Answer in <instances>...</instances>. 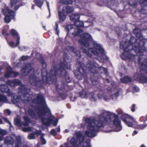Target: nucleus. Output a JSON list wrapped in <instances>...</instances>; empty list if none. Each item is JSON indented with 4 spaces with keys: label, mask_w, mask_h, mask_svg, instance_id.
<instances>
[{
    "label": "nucleus",
    "mask_w": 147,
    "mask_h": 147,
    "mask_svg": "<svg viewBox=\"0 0 147 147\" xmlns=\"http://www.w3.org/2000/svg\"><path fill=\"white\" fill-rule=\"evenodd\" d=\"M87 93L85 90L83 89L81 92L79 93V96L82 98H85L87 96Z\"/></svg>",
    "instance_id": "obj_35"
},
{
    "label": "nucleus",
    "mask_w": 147,
    "mask_h": 147,
    "mask_svg": "<svg viewBox=\"0 0 147 147\" xmlns=\"http://www.w3.org/2000/svg\"><path fill=\"white\" fill-rule=\"evenodd\" d=\"M13 71L11 70L7 71L5 74V76L6 77H9L12 76Z\"/></svg>",
    "instance_id": "obj_38"
},
{
    "label": "nucleus",
    "mask_w": 147,
    "mask_h": 147,
    "mask_svg": "<svg viewBox=\"0 0 147 147\" xmlns=\"http://www.w3.org/2000/svg\"><path fill=\"white\" fill-rule=\"evenodd\" d=\"M136 80L139 83H147V76H145L144 75L140 74H138L137 76Z\"/></svg>",
    "instance_id": "obj_18"
},
{
    "label": "nucleus",
    "mask_w": 147,
    "mask_h": 147,
    "mask_svg": "<svg viewBox=\"0 0 147 147\" xmlns=\"http://www.w3.org/2000/svg\"><path fill=\"white\" fill-rule=\"evenodd\" d=\"M137 40L134 37H131L128 42L127 41L122 42L120 44V48L123 51L120 55L121 58L123 60L130 59L132 57H137L138 64L140 65V69L142 70H147V59L141 58L140 56L143 55L144 52H147L145 47V42L140 40L137 42Z\"/></svg>",
    "instance_id": "obj_1"
},
{
    "label": "nucleus",
    "mask_w": 147,
    "mask_h": 147,
    "mask_svg": "<svg viewBox=\"0 0 147 147\" xmlns=\"http://www.w3.org/2000/svg\"><path fill=\"white\" fill-rule=\"evenodd\" d=\"M42 66L43 69L41 71L42 76L45 78H54L53 82L57 80L56 76H58L60 77H64L67 82L68 83L71 82V79L69 77L68 73L65 69H69L70 66L67 63V62L64 58L63 61L60 62L59 69L55 66H53L50 71L48 73L46 69L47 65L44 60L41 61Z\"/></svg>",
    "instance_id": "obj_3"
},
{
    "label": "nucleus",
    "mask_w": 147,
    "mask_h": 147,
    "mask_svg": "<svg viewBox=\"0 0 147 147\" xmlns=\"http://www.w3.org/2000/svg\"><path fill=\"white\" fill-rule=\"evenodd\" d=\"M19 2V0H10L9 6L11 8L14 6L13 10L15 12L19 8L21 5H16Z\"/></svg>",
    "instance_id": "obj_19"
},
{
    "label": "nucleus",
    "mask_w": 147,
    "mask_h": 147,
    "mask_svg": "<svg viewBox=\"0 0 147 147\" xmlns=\"http://www.w3.org/2000/svg\"><path fill=\"white\" fill-rule=\"evenodd\" d=\"M29 129H30V128L29 127H28V128L25 127V128H23V130L24 131L26 132V131H29Z\"/></svg>",
    "instance_id": "obj_56"
},
{
    "label": "nucleus",
    "mask_w": 147,
    "mask_h": 147,
    "mask_svg": "<svg viewBox=\"0 0 147 147\" xmlns=\"http://www.w3.org/2000/svg\"><path fill=\"white\" fill-rule=\"evenodd\" d=\"M58 25L57 22L55 23V28L54 29L55 31L56 32V34L59 35V30L58 29Z\"/></svg>",
    "instance_id": "obj_41"
},
{
    "label": "nucleus",
    "mask_w": 147,
    "mask_h": 147,
    "mask_svg": "<svg viewBox=\"0 0 147 147\" xmlns=\"http://www.w3.org/2000/svg\"><path fill=\"white\" fill-rule=\"evenodd\" d=\"M138 0H128V4L131 6L134 7L136 5Z\"/></svg>",
    "instance_id": "obj_33"
},
{
    "label": "nucleus",
    "mask_w": 147,
    "mask_h": 147,
    "mask_svg": "<svg viewBox=\"0 0 147 147\" xmlns=\"http://www.w3.org/2000/svg\"><path fill=\"white\" fill-rule=\"evenodd\" d=\"M71 49L73 51L77 57L79 58L81 57L82 55H81L79 51L77 50V49L73 47H71Z\"/></svg>",
    "instance_id": "obj_30"
},
{
    "label": "nucleus",
    "mask_w": 147,
    "mask_h": 147,
    "mask_svg": "<svg viewBox=\"0 0 147 147\" xmlns=\"http://www.w3.org/2000/svg\"><path fill=\"white\" fill-rule=\"evenodd\" d=\"M77 138H78L81 143H82L84 140V137L83 136L81 133L78 132L76 134Z\"/></svg>",
    "instance_id": "obj_32"
},
{
    "label": "nucleus",
    "mask_w": 147,
    "mask_h": 147,
    "mask_svg": "<svg viewBox=\"0 0 147 147\" xmlns=\"http://www.w3.org/2000/svg\"><path fill=\"white\" fill-rule=\"evenodd\" d=\"M74 24L77 28H74L71 25H68L65 27V29L67 32V36H68L69 33L71 32V35L73 37L79 36L80 34L83 32V30L80 29L81 27H88L90 26L89 25L87 26H84V22L78 20L74 22Z\"/></svg>",
    "instance_id": "obj_9"
},
{
    "label": "nucleus",
    "mask_w": 147,
    "mask_h": 147,
    "mask_svg": "<svg viewBox=\"0 0 147 147\" xmlns=\"http://www.w3.org/2000/svg\"><path fill=\"white\" fill-rule=\"evenodd\" d=\"M57 131L58 132H59L60 131V128L59 127H58L57 129Z\"/></svg>",
    "instance_id": "obj_59"
},
{
    "label": "nucleus",
    "mask_w": 147,
    "mask_h": 147,
    "mask_svg": "<svg viewBox=\"0 0 147 147\" xmlns=\"http://www.w3.org/2000/svg\"><path fill=\"white\" fill-rule=\"evenodd\" d=\"M147 126V124H142L137 125L136 127V128L140 129H144Z\"/></svg>",
    "instance_id": "obj_39"
},
{
    "label": "nucleus",
    "mask_w": 147,
    "mask_h": 147,
    "mask_svg": "<svg viewBox=\"0 0 147 147\" xmlns=\"http://www.w3.org/2000/svg\"><path fill=\"white\" fill-rule=\"evenodd\" d=\"M19 74V73L18 72H14L13 71L12 76L15 77Z\"/></svg>",
    "instance_id": "obj_51"
},
{
    "label": "nucleus",
    "mask_w": 147,
    "mask_h": 147,
    "mask_svg": "<svg viewBox=\"0 0 147 147\" xmlns=\"http://www.w3.org/2000/svg\"><path fill=\"white\" fill-rule=\"evenodd\" d=\"M21 75L23 76H27L30 73H32L29 77L30 83V84L33 86H37L38 88H42L44 85L47 84H52L53 83V78H45L42 76V80L38 79L34 74L35 69L32 67V65L30 63H25L23 65L20 70Z\"/></svg>",
    "instance_id": "obj_6"
},
{
    "label": "nucleus",
    "mask_w": 147,
    "mask_h": 147,
    "mask_svg": "<svg viewBox=\"0 0 147 147\" xmlns=\"http://www.w3.org/2000/svg\"><path fill=\"white\" fill-rule=\"evenodd\" d=\"M139 3L142 6H147V0H140Z\"/></svg>",
    "instance_id": "obj_37"
},
{
    "label": "nucleus",
    "mask_w": 147,
    "mask_h": 147,
    "mask_svg": "<svg viewBox=\"0 0 147 147\" xmlns=\"http://www.w3.org/2000/svg\"><path fill=\"white\" fill-rule=\"evenodd\" d=\"M29 89L27 88L25 85H22L19 89V91L22 94V100L25 102H30L35 104H39L42 106L37 108L36 110L37 111L38 117L45 116L47 114H51V111L46 104L45 98L41 93L37 94L36 98H33V95L28 93Z\"/></svg>",
    "instance_id": "obj_2"
},
{
    "label": "nucleus",
    "mask_w": 147,
    "mask_h": 147,
    "mask_svg": "<svg viewBox=\"0 0 147 147\" xmlns=\"http://www.w3.org/2000/svg\"><path fill=\"white\" fill-rule=\"evenodd\" d=\"M7 134V131L5 130L0 128V134L4 136Z\"/></svg>",
    "instance_id": "obj_42"
},
{
    "label": "nucleus",
    "mask_w": 147,
    "mask_h": 147,
    "mask_svg": "<svg viewBox=\"0 0 147 147\" xmlns=\"http://www.w3.org/2000/svg\"><path fill=\"white\" fill-rule=\"evenodd\" d=\"M7 84L10 86L15 87L17 85H20L21 84V81L18 79L13 80H8L7 82Z\"/></svg>",
    "instance_id": "obj_17"
},
{
    "label": "nucleus",
    "mask_w": 147,
    "mask_h": 147,
    "mask_svg": "<svg viewBox=\"0 0 147 147\" xmlns=\"http://www.w3.org/2000/svg\"><path fill=\"white\" fill-rule=\"evenodd\" d=\"M118 94V92H116V93H115V94H113L112 95H111V96H114V95H117Z\"/></svg>",
    "instance_id": "obj_63"
},
{
    "label": "nucleus",
    "mask_w": 147,
    "mask_h": 147,
    "mask_svg": "<svg viewBox=\"0 0 147 147\" xmlns=\"http://www.w3.org/2000/svg\"><path fill=\"white\" fill-rule=\"evenodd\" d=\"M121 80L123 83H127L132 81V79L128 76H125L121 79Z\"/></svg>",
    "instance_id": "obj_29"
},
{
    "label": "nucleus",
    "mask_w": 147,
    "mask_h": 147,
    "mask_svg": "<svg viewBox=\"0 0 147 147\" xmlns=\"http://www.w3.org/2000/svg\"><path fill=\"white\" fill-rule=\"evenodd\" d=\"M61 3L63 4H70L73 3V1L72 0H60Z\"/></svg>",
    "instance_id": "obj_36"
},
{
    "label": "nucleus",
    "mask_w": 147,
    "mask_h": 147,
    "mask_svg": "<svg viewBox=\"0 0 147 147\" xmlns=\"http://www.w3.org/2000/svg\"><path fill=\"white\" fill-rule=\"evenodd\" d=\"M34 7L35 5H32L31 8L32 9H34Z\"/></svg>",
    "instance_id": "obj_62"
},
{
    "label": "nucleus",
    "mask_w": 147,
    "mask_h": 147,
    "mask_svg": "<svg viewBox=\"0 0 147 147\" xmlns=\"http://www.w3.org/2000/svg\"><path fill=\"white\" fill-rule=\"evenodd\" d=\"M84 143H86V145L84 146V147H91L90 144L87 142H86Z\"/></svg>",
    "instance_id": "obj_55"
},
{
    "label": "nucleus",
    "mask_w": 147,
    "mask_h": 147,
    "mask_svg": "<svg viewBox=\"0 0 147 147\" xmlns=\"http://www.w3.org/2000/svg\"><path fill=\"white\" fill-rule=\"evenodd\" d=\"M31 106L32 108L29 107L27 110V112L32 118L36 120L38 119H40L41 123L45 126H49L52 123L54 126H56L57 125L58 122V121L57 120L55 121L51 118H46L43 117L44 116H42L40 117H38L36 114L35 111L33 108L34 107V106L33 105H31Z\"/></svg>",
    "instance_id": "obj_7"
},
{
    "label": "nucleus",
    "mask_w": 147,
    "mask_h": 147,
    "mask_svg": "<svg viewBox=\"0 0 147 147\" xmlns=\"http://www.w3.org/2000/svg\"><path fill=\"white\" fill-rule=\"evenodd\" d=\"M11 93V96H8L11 97V101L13 103L15 104L19 102L20 99V97L16 95L14 93H13L12 92Z\"/></svg>",
    "instance_id": "obj_22"
},
{
    "label": "nucleus",
    "mask_w": 147,
    "mask_h": 147,
    "mask_svg": "<svg viewBox=\"0 0 147 147\" xmlns=\"http://www.w3.org/2000/svg\"><path fill=\"white\" fill-rule=\"evenodd\" d=\"M24 122L23 123V125L25 126H28L29 123H31L30 119L27 116H24Z\"/></svg>",
    "instance_id": "obj_31"
},
{
    "label": "nucleus",
    "mask_w": 147,
    "mask_h": 147,
    "mask_svg": "<svg viewBox=\"0 0 147 147\" xmlns=\"http://www.w3.org/2000/svg\"><path fill=\"white\" fill-rule=\"evenodd\" d=\"M2 11L3 14L5 15L4 18L5 22L8 23L11 20L10 17L14 18L15 16V12L13 10L9 9L7 6L5 7L4 8L2 9Z\"/></svg>",
    "instance_id": "obj_12"
},
{
    "label": "nucleus",
    "mask_w": 147,
    "mask_h": 147,
    "mask_svg": "<svg viewBox=\"0 0 147 147\" xmlns=\"http://www.w3.org/2000/svg\"><path fill=\"white\" fill-rule=\"evenodd\" d=\"M4 112L5 113H7L8 115H10L11 113V111L8 109H7L5 110Z\"/></svg>",
    "instance_id": "obj_50"
},
{
    "label": "nucleus",
    "mask_w": 147,
    "mask_h": 147,
    "mask_svg": "<svg viewBox=\"0 0 147 147\" xmlns=\"http://www.w3.org/2000/svg\"><path fill=\"white\" fill-rule=\"evenodd\" d=\"M93 45L94 48H89L88 49V50L83 47L81 48V49L82 50L84 53L86 54L90 57H92V54L94 55L98 56L99 55V53L96 51V50H98L101 54L102 58H104V57H105V58L104 59H105L106 60H108V57L106 56L105 53V51L104 49L100 44H98L95 41H93Z\"/></svg>",
    "instance_id": "obj_8"
},
{
    "label": "nucleus",
    "mask_w": 147,
    "mask_h": 147,
    "mask_svg": "<svg viewBox=\"0 0 147 147\" xmlns=\"http://www.w3.org/2000/svg\"><path fill=\"white\" fill-rule=\"evenodd\" d=\"M138 131L136 130H134V131L133 132V133L134 134H137Z\"/></svg>",
    "instance_id": "obj_60"
},
{
    "label": "nucleus",
    "mask_w": 147,
    "mask_h": 147,
    "mask_svg": "<svg viewBox=\"0 0 147 147\" xmlns=\"http://www.w3.org/2000/svg\"><path fill=\"white\" fill-rule=\"evenodd\" d=\"M44 0H33V2L35 5L40 9L41 8Z\"/></svg>",
    "instance_id": "obj_27"
},
{
    "label": "nucleus",
    "mask_w": 147,
    "mask_h": 147,
    "mask_svg": "<svg viewBox=\"0 0 147 147\" xmlns=\"http://www.w3.org/2000/svg\"><path fill=\"white\" fill-rule=\"evenodd\" d=\"M4 121H5V122L7 123H8L9 124H11V123L8 120V119L7 118H5V117H4L3 119Z\"/></svg>",
    "instance_id": "obj_54"
},
{
    "label": "nucleus",
    "mask_w": 147,
    "mask_h": 147,
    "mask_svg": "<svg viewBox=\"0 0 147 147\" xmlns=\"http://www.w3.org/2000/svg\"><path fill=\"white\" fill-rule=\"evenodd\" d=\"M34 133L36 134H40V131L37 130L36 132H35Z\"/></svg>",
    "instance_id": "obj_58"
},
{
    "label": "nucleus",
    "mask_w": 147,
    "mask_h": 147,
    "mask_svg": "<svg viewBox=\"0 0 147 147\" xmlns=\"http://www.w3.org/2000/svg\"><path fill=\"white\" fill-rule=\"evenodd\" d=\"M0 91L7 94L8 96H11L10 94H11L9 88L6 84H0Z\"/></svg>",
    "instance_id": "obj_16"
},
{
    "label": "nucleus",
    "mask_w": 147,
    "mask_h": 147,
    "mask_svg": "<svg viewBox=\"0 0 147 147\" xmlns=\"http://www.w3.org/2000/svg\"><path fill=\"white\" fill-rule=\"evenodd\" d=\"M9 34L17 40V42L16 43V46H17L20 43V37L18 33L15 30L12 29L10 30Z\"/></svg>",
    "instance_id": "obj_15"
},
{
    "label": "nucleus",
    "mask_w": 147,
    "mask_h": 147,
    "mask_svg": "<svg viewBox=\"0 0 147 147\" xmlns=\"http://www.w3.org/2000/svg\"><path fill=\"white\" fill-rule=\"evenodd\" d=\"M55 87L57 93L59 96L62 98H65L64 95L63 93L64 92H68L72 90L73 89L72 86H70L64 83H62L61 86L55 82Z\"/></svg>",
    "instance_id": "obj_10"
},
{
    "label": "nucleus",
    "mask_w": 147,
    "mask_h": 147,
    "mask_svg": "<svg viewBox=\"0 0 147 147\" xmlns=\"http://www.w3.org/2000/svg\"><path fill=\"white\" fill-rule=\"evenodd\" d=\"M58 15L60 22H63L65 20L66 15L62 11H58Z\"/></svg>",
    "instance_id": "obj_24"
},
{
    "label": "nucleus",
    "mask_w": 147,
    "mask_h": 147,
    "mask_svg": "<svg viewBox=\"0 0 147 147\" xmlns=\"http://www.w3.org/2000/svg\"><path fill=\"white\" fill-rule=\"evenodd\" d=\"M62 11L65 13L68 14L73 13L74 11V8L72 7L67 5L63 6Z\"/></svg>",
    "instance_id": "obj_20"
},
{
    "label": "nucleus",
    "mask_w": 147,
    "mask_h": 147,
    "mask_svg": "<svg viewBox=\"0 0 147 147\" xmlns=\"http://www.w3.org/2000/svg\"><path fill=\"white\" fill-rule=\"evenodd\" d=\"M28 138L30 139H33L35 138L34 134L33 133L30 134L28 136Z\"/></svg>",
    "instance_id": "obj_45"
},
{
    "label": "nucleus",
    "mask_w": 147,
    "mask_h": 147,
    "mask_svg": "<svg viewBox=\"0 0 147 147\" xmlns=\"http://www.w3.org/2000/svg\"><path fill=\"white\" fill-rule=\"evenodd\" d=\"M16 142L15 147H20L22 144L21 137L20 136H18L15 138ZM22 147H28L27 145H23Z\"/></svg>",
    "instance_id": "obj_21"
},
{
    "label": "nucleus",
    "mask_w": 147,
    "mask_h": 147,
    "mask_svg": "<svg viewBox=\"0 0 147 147\" xmlns=\"http://www.w3.org/2000/svg\"><path fill=\"white\" fill-rule=\"evenodd\" d=\"M140 11V14H143L144 15H147V10L146 9H141Z\"/></svg>",
    "instance_id": "obj_44"
},
{
    "label": "nucleus",
    "mask_w": 147,
    "mask_h": 147,
    "mask_svg": "<svg viewBox=\"0 0 147 147\" xmlns=\"http://www.w3.org/2000/svg\"><path fill=\"white\" fill-rule=\"evenodd\" d=\"M98 58L99 57H98ZM99 58H100V59H99V60H100V62H103L104 61V59H103V58H101L100 57H99Z\"/></svg>",
    "instance_id": "obj_57"
},
{
    "label": "nucleus",
    "mask_w": 147,
    "mask_h": 147,
    "mask_svg": "<svg viewBox=\"0 0 147 147\" xmlns=\"http://www.w3.org/2000/svg\"><path fill=\"white\" fill-rule=\"evenodd\" d=\"M78 140L74 138H72L70 140V143L74 147H76L77 143Z\"/></svg>",
    "instance_id": "obj_34"
},
{
    "label": "nucleus",
    "mask_w": 147,
    "mask_h": 147,
    "mask_svg": "<svg viewBox=\"0 0 147 147\" xmlns=\"http://www.w3.org/2000/svg\"><path fill=\"white\" fill-rule=\"evenodd\" d=\"M2 34L4 36H7L9 35V34L8 33H6L5 32V30H2Z\"/></svg>",
    "instance_id": "obj_47"
},
{
    "label": "nucleus",
    "mask_w": 147,
    "mask_h": 147,
    "mask_svg": "<svg viewBox=\"0 0 147 147\" xmlns=\"http://www.w3.org/2000/svg\"><path fill=\"white\" fill-rule=\"evenodd\" d=\"M121 119L125 124L129 127H132L133 126L134 119L133 117L126 114H123Z\"/></svg>",
    "instance_id": "obj_13"
},
{
    "label": "nucleus",
    "mask_w": 147,
    "mask_h": 147,
    "mask_svg": "<svg viewBox=\"0 0 147 147\" xmlns=\"http://www.w3.org/2000/svg\"><path fill=\"white\" fill-rule=\"evenodd\" d=\"M46 2L47 3V7L49 9V3L47 1H46Z\"/></svg>",
    "instance_id": "obj_61"
},
{
    "label": "nucleus",
    "mask_w": 147,
    "mask_h": 147,
    "mask_svg": "<svg viewBox=\"0 0 147 147\" xmlns=\"http://www.w3.org/2000/svg\"><path fill=\"white\" fill-rule=\"evenodd\" d=\"M112 122L114 126V130L115 131L118 132L122 129L121 121L117 115L115 114L114 115V119Z\"/></svg>",
    "instance_id": "obj_14"
},
{
    "label": "nucleus",
    "mask_w": 147,
    "mask_h": 147,
    "mask_svg": "<svg viewBox=\"0 0 147 147\" xmlns=\"http://www.w3.org/2000/svg\"><path fill=\"white\" fill-rule=\"evenodd\" d=\"M111 120L110 115L105 112L102 113L99 116L98 120L89 118L85 119L86 123L88 124L87 125V129L90 131H85V135L90 138H93L96 135V133L100 131L101 127H103L104 125L109 122Z\"/></svg>",
    "instance_id": "obj_4"
},
{
    "label": "nucleus",
    "mask_w": 147,
    "mask_h": 147,
    "mask_svg": "<svg viewBox=\"0 0 147 147\" xmlns=\"http://www.w3.org/2000/svg\"><path fill=\"white\" fill-rule=\"evenodd\" d=\"M80 15L78 13H75L70 16V20L74 22L80 20Z\"/></svg>",
    "instance_id": "obj_26"
},
{
    "label": "nucleus",
    "mask_w": 147,
    "mask_h": 147,
    "mask_svg": "<svg viewBox=\"0 0 147 147\" xmlns=\"http://www.w3.org/2000/svg\"><path fill=\"white\" fill-rule=\"evenodd\" d=\"M79 66L76 71L74 72V74L76 77L79 80H81L82 78L84 79L83 83L85 86H88L89 84L87 79L86 69L90 71V72L94 74L93 75L91 76L90 80L94 85H96L98 84V77L96 76V74L98 73L96 69V67L92 61H88L86 67L80 62H79Z\"/></svg>",
    "instance_id": "obj_5"
},
{
    "label": "nucleus",
    "mask_w": 147,
    "mask_h": 147,
    "mask_svg": "<svg viewBox=\"0 0 147 147\" xmlns=\"http://www.w3.org/2000/svg\"><path fill=\"white\" fill-rule=\"evenodd\" d=\"M140 147H146V146L144 144H142L140 146Z\"/></svg>",
    "instance_id": "obj_64"
},
{
    "label": "nucleus",
    "mask_w": 147,
    "mask_h": 147,
    "mask_svg": "<svg viewBox=\"0 0 147 147\" xmlns=\"http://www.w3.org/2000/svg\"><path fill=\"white\" fill-rule=\"evenodd\" d=\"M28 56H22L21 57V60L22 61H24L28 59Z\"/></svg>",
    "instance_id": "obj_49"
},
{
    "label": "nucleus",
    "mask_w": 147,
    "mask_h": 147,
    "mask_svg": "<svg viewBox=\"0 0 147 147\" xmlns=\"http://www.w3.org/2000/svg\"><path fill=\"white\" fill-rule=\"evenodd\" d=\"M51 135H53L54 136H55L57 134L56 131L55 129H52L50 132Z\"/></svg>",
    "instance_id": "obj_43"
},
{
    "label": "nucleus",
    "mask_w": 147,
    "mask_h": 147,
    "mask_svg": "<svg viewBox=\"0 0 147 147\" xmlns=\"http://www.w3.org/2000/svg\"><path fill=\"white\" fill-rule=\"evenodd\" d=\"M15 125L18 126H21L22 125L21 124L20 120L18 118H16L15 119Z\"/></svg>",
    "instance_id": "obj_40"
},
{
    "label": "nucleus",
    "mask_w": 147,
    "mask_h": 147,
    "mask_svg": "<svg viewBox=\"0 0 147 147\" xmlns=\"http://www.w3.org/2000/svg\"><path fill=\"white\" fill-rule=\"evenodd\" d=\"M133 90L135 92H138L139 91V88L136 86H134L133 87Z\"/></svg>",
    "instance_id": "obj_46"
},
{
    "label": "nucleus",
    "mask_w": 147,
    "mask_h": 147,
    "mask_svg": "<svg viewBox=\"0 0 147 147\" xmlns=\"http://www.w3.org/2000/svg\"><path fill=\"white\" fill-rule=\"evenodd\" d=\"M4 141L5 143L8 145H12L14 142V139L12 137L7 136L5 138Z\"/></svg>",
    "instance_id": "obj_25"
},
{
    "label": "nucleus",
    "mask_w": 147,
    "mask_h": 147,
    "mask_svg": "<svg viewBox=\"0 0 147 147\" xmlns=\"http://www.w3.org/2000/svg\"><path fill=\"white\" fill-rule=\"evenodd\" d=\"M140 32L141 31L138 28H135L133 30L134 33L136 34V37L139 38V39H137L135 38L137 40V42H138L140 40H142L144 42H145L143 40L140 39L142 37V35Z\"/></svg>",
    "instance_id": "obj_23"
},
{
    "label": "nucleus",
    "mask_w": 147,
    "mask_h": 147,
    "mask_svg": "<svg viewBox=\"0 0 147 147\" xmlns=\"http://www.w3.org/2000/svg\"><path fill=\"white\" fill-rule=\"evenodd\" d=\"M81 38L78 40V42L82 46L87 47L89 46V43L93 40L91 35L87 33H84L80 36Z\"/></svg>",
    "instance_id": "obj_11"
},
{
    "label": "nucleus",
    "mask_w": 147,
    "mask_h": 147,
    "mask_svg": "<svg viewBox=\"0 0 147 147\" xmlns=\"http://www.w3.org/2000/svg\"><path fill=\"white\" fill-rule=\"evenodd\" d=\"M40 139L42 141V142L43 144H46V141L42 136H41Z\"/></svg>",
    "instance_id": "obj_48"
},
{
    "label": "nucleus",
    "mask_w": 147,
    "mask_h": 147,
    "mask_svg": "<svg viewBox=\"0 0 147 147\" xmlns=\"http://www.w3.org/2000/svg\"><path fill=\"white\" fill-rule=\"evenodd\" d=\"M9 45L11 47H13L14 45V42L13 41H10L8 42Z\"/></svg>",
    "instance_id": "obj_53"
},
{
    "label": "nucleus",
    "mask_w": 147,
    "mask_h": 147,
    "mask_svg": "<svg viewBox=\"0 0 147 147\" xmlns=\"http://www.w3.org/2000/svg\"><path fill=\"white\" fill-rule=\"evenodd\" d=\"M8 100L7 96L3 94H0V102L7 103Z\"/></svg>",
    "instance_id": "obj_28"
},
{
    "label": "nucleus",
    "mask_w": 147,
    "mask_h": 147,
    "mask_svg": "<svg viewBox=\"0 0 147 147\" xmlns=\"http://www.w3.org/2000/svg\"><path fill=\"white\" fill-rule=\"evenodd\" d=\"M135 104H133L132 106V107L131 108V110L133 112H134L135 111Z\"/></svg>",
    "instance_id": "obj_52"
}]
</instances>
